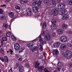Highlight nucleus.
<instances>
[{
  "label": "nucleus",
  "mask_w": 72,
  "mask_h": 72,
  "mask_svg": "<svg viewBox=\"0 0 72 72\" xmlns=\"http://www.w3.org/2000/svg\"><path fill=\"white\" fill-rule=\"evenodd\" d=\"M54 52H55V54L57 55V54H58V53H59V52L58 51V50H54Z\"/></svg>",
  "instance_id": "nucleus-35"
},
{
  "label": "nucleus",
  "mask_w": 72,
  "mask_h": 72,
  "mask_svg": "<svg viewBox=\"0 0 72 72\" xmlns=\"http://www.w3.org/2000/svg\"><path fill=\"white\" fill-rule=\"evenodd\" d=\"M25 67H27V68H28L30 67V65H29V64L28 63L26 64Z\"/></svg>",
  "instance_id": "nucleus-44"
},
{
  "label": "nucleus",
  "mask_w": 72,
  "mask_h": 72,
  "mask_svg": "<svg viewBox=\"0 0 72 72\" xmlns=\"http://www.w3.org/2000/svg\"><path fill=\"white\" fill-rule=\"evenodd\" d=\"M39 9V8L37 7H34L32 8V10L34 13H37V10Z\"/></svg>",
  "instance_id": "nucleus-9"
},
{
  "label": "nucleus",
  "mask_w": 72,
  "mask_h": 72,
  "mask_svg": "<svg viewBox=\"0 0 72 72\" xmlns=\"http://www.w3.org/2000/svg\"><path fill=\"white\" fill-rule=\"evenodd\" d=\"M15 8L16 9H18V10H20L21 9V7L18 5H16L15 6Z\"/></svg>",
  "instance_id": "nucleus-30"
},
{
  "label": "nucleus",
  "mask_w": 72,
  "mask_h": 72,
  "mask_svg": "<svg viewBox=\"0 0 72 72\" xmlns=\"http://www.w3.org/2000/svg\"><path fill=\"white\" fill-rule=\"evenodd\" d=\"M27 46L29 48H31L33 46V43H28L27 44Z\"/></svg>",
  "instance_id": "nucleus-18"
},
{
  "label": "nucleus",
  "mask_w": 72,
  "mask_h": 72,
  "mask_svg": "<svg viewBox=\"0 0 72 72\" xmlns=\"http://www.w3.org/2000/svg\"><path fill=\"white\" fill-rule=\"evenodd\" d=\"M39 38V41L40 42V44H44V41L42 39V38H41V35H39V36L37 38V39Z\"/></svg>",
  "instance_id": "nucleus-13"
},
{
  "label": "nucleus",
  "mask_w": 72,
  "mask_h": 72,
  "mask_svg": "<svg viewBox=\"0 0 72 72\" xmlns=\"http://www.w3.org/2000/svg\"><path fill=\"white\" fill-rule=\"evenodd\" d=\"M44 39L45 40H49L51 39V36L49 34H47L46 35L44 36Z\"/></svg>",
  "instance_id": "nucleus-6"
},
{
  "label": "nucleus",
  "mask_w": 72,
  "mask_h": 72,
  "mask_svg": "<svg viewBox=\"0 0 72 72\" xmlns=\"http://www.w3.org/2000/svg\"><path fill=\"white\" fill-rule=\"evenodd\" d=\"M14 48L16 51H17L20 48V46L18 43H15L14 45Z\"/></svg>",
  "instance_id": "nucleus-4"
},
{
  "label": "nucleus",
  "mask_w": 72,
  "mask_h": 72,
  "mask_svg": "<svg viewBox=\"0 0 72 72\" xmlns=\"http://www.w3.org/2000/svg\"><path fill=\"white\" fill-rule=\"evenodd\" d=\"M57 27V26L56 24L53 25H51V28L52 30H55V29Z\"/></svg>",
  "instance_id": "nucleus-17"
},
{
  "label": "nucleus",
  "mask_w": 72,
  "mask_h": 72,
  "mask_svg": "<svg viewBox=\"0 0 72 72\" xmlns=\"http://www.w3.org/2000/svg\"><path fill=\"white\" fill-rule=\"evenodd\" d=\"M26 13L28 15L30 16L32 15V12L31 11V9L28 8L26 10Z\"/></svg>",
  "instance_id": "nucleus-8"
},
{
  "label": "nucleus",
  "mask_w": 72,
  "mask_h": 72,
  "mask_svg": "<svg viewBox=\"0 0 72 72\" xmlns=\"http://www.w3.org/2000/svg\"><path fill=\"white\" fill-rule=\"evenodd\" d=\"M0 18L2 19V20H3L5 19V15L4 14H0Z\"/></svg>",
  "instance_id": "nucleus-14"
},
{
  "label": "nucleus",
  "mask_w": 72,
  "mask_h": 72,
  "mask_svg": "<svg viewBox=\"0 0 72 72\" xmlns=\"http://www.w3.org/2000/svg\"><path fill=\"white\" fill-rule=\"evenodd\" d=\"M23 50H24V48H21L19 50V53H22V52H23Z\"/></svg>",
  "instance_id": "nucleus-31"
},
{
  "label": "nucleus",
  "mask_w": 72,
  "mask_h": 72,
  "mask_svg": "<svg viewBox=\"0 0 72 72\" xmlns=\"http://www.w3.org/2000/svg\"><path fill=\"white\" fill-rule=\"evenodd\" d=\"M9 16L10 18H11L14 17V13L13 12H10L9 14Z\"/></svg>",
  "instance_id": "nucleus-15"
},
{
  "label": "nucleus",
  "mask_w": 72,
  "mask_h": 72,
  "mask_svg": "<svg viewBox=\"0 0 72 72\" xmlns=\"http://www.w3.org/2000/svg\"><path fill=\"white\" fill-rule=\"evenodd\" d=\"M52 37H55L56 36V33L55 32H53L51 35Z\"/></svg>",
  "instance_id": "nucleus-28"
},
{
  "label": "nucleus",
  "mask_w": 72,
  "mask_h": 72,
  "mask_svg": "<svg viewBox=\"0 0 72 72\" xmlns=\"http://www.w3.org/2000/svg\"><path fill=\"white\" fill-rule=\"evenodd\" d=\"M32 4L33 5V6H36V5H37V3L33 1Z\"/></svg>",
  "instance_id": "nucleus-43"
},
{
  "label": "nucleus",
  "mask_w": 72,
  "mask_h": 72,
  "mask_svg": "<svg viewBox=\"0 0 72 72\" xmlns=\"http://www.w3.org/2000/svg\"><path fill=\"white\" fill-rule=\"evenodd\" d=\"M66 48V45L64 44H61L60 46V49L63 50H64Z\"/></svg>",
  "instance_id": "nucleus-10"
},
{
  "label": "nucleus",
  "mask_w": 72,
  "mask_h": 72,
  "mask_svg": "<svg viewBox=\"0 0 72 72\" xmlns=\"http://www.w3.org/2000/svg\"><path fill=\"white\" fill-rule=\"evenodd\" d=\"M59 45H60V43L59 42H57L56 43L53 44L54 48H57L58 46H59Z\"/></svg>",
  "instance_id": "nucleus-16"
},
{
  "label": "nucleus",
  "mask_w": 72,
  "mask_h": 72,
  "mask_svg": "<svg viewBox=\"0 0 72 72\" xmlns=\"http://www.w3.org/2000/svg\"><path fill=\"white\" fill-rule=\"evenodd\" d=\"M0 59L1 60V61L2 62H4V58L3 57H1L0 58Z\"/></svg>",
  "instance_id": "nucleus-39"
},
{
  "label": "nucleus",
  "mask_w": 72,
  "mask_h": 72,
  "mask_svg": "<svg viewBox=\"0 0 72 72\" xmlns=\"http://www.w3.org/2000/svg\"><path fill=\"white\" fill-rule=\"evenodd\" d=\"M19 70L20 72H23V71H24L23 66H20L19 67Z\"/></svg>",
  "instance_id": "nucleus-11"
},
{
  "label": "nucleus",
  "mask_w": 72,
  "mask_h": 72,
  "mask_svg": "<svg viewBox=\"0 0 72 72\" xmlns=\"http://www.w3.org/2000/svg\"><path fill=\"white\" fill-rule=\"evenodd\" d=\"M0 52L1 54H4V50L3 49H1L0 50Z\"/></svg>",
  "instance_id": "nucleus-41"
},
{
  "label": "nucleus",
  "mask_w": 72,
  "mask_h": 72,
  "mask_svg": "<svg viewBox=\"0 0 72 72\" xmlns=\"http://www.w3.org/2000/svg\"><path fill=\"white\" fill-rule=\"evenodd\" d=\"M68 26V25L65 24H63L62 25V28L64 29H67Z\"/></svg>",
  "instance_id": "nucleus-22"
},
{
  "label": "nucleus",
  "mask_w": 72,
  "mask_h": 72,
  "mask_svg": "<svg viewBox=\"0 0 72 72\" xmlns=\"http://www.w3.org/2000/svg\"><path fill=\"white\" fill-rule=\"evenodd\" d=\"M51 23L53 24H54L55 23H56L55 20L54 19L52 20L51 21Z\"/></svg>",
  "instance_id": "nucleus-37"
},
{
  "label": "nucleus",
  "mask_w": 72,
  "mask_h": 72,
  "mask_svg": "<svg viewBox=\"0 0 72 72\" xmlns=\"http://www.w3.org/2000/svg\"><path fill=\"white\" fill-rule=\"evenodd\" d=\"M35 67L36 68H39V65L40 64V63L38 61H35Z\"/></svg>",
  "instance_id": "nucleus-12"
},
{
  "label": "nucleus",
  "mask_w": 72,
  "mask_h": 72,
  "mask_svg": "<svg viewBox=\"0 0 72 72\" xmlns=\"http://www.w3.org/2000/svg\"><path fill=\"white\" fill-rule=\"evenodd\" d=\"M6 6V5L4 4L1 5V6H2V7H4V6Z\"/></svg>",
  "instance_id": "nucleus-62"
},
{
  "label": "nucleus",
  "mask_w": 72,
  "mask_h": 72,
  "mask_svg": "<svg viewBox=\"0 0 72 72\" xmlns=\"http://www.w3.org/2000/svg\"><path fill=\"white\" fill-rule=\"evenodd\" d=\"M69 11L70 12H72V7L71 8H70L69 10Z\"/></svg>",
  "instance_id": "nucleus-56"
},
{
  "label": "nucleus",
  "mask_w": 72,
  "mask_h": 72,
  "mask_svg": "<svg viewBox=\"0 0 72 72\" xmlns=\"http://www.w3.org/2000/svg\"><path fill=\"white\" fill-rule=\"evenodd\" d=\"M67 33H68L69 34H71V33H72V31H67Z\"/></svg>",
  "instance_id": "nucleus-49"
},
{
  "label": "nucleus",
  "mask_w": 72,
  "mask_h": 72,
  "mask_svg": "<svg viewBox=\"0 0 72 72\" xmlns=\"http://www.w3.org/2000/svg\"><path fill=\"white\" fill-rule=\"evenodd\" d=\"M0 33H1V34L3 33V31H2V30H0Z\"/></svg>",
  "instance_id": "nucleus-61"
},
{
  "label": "nucleus",
  "mask_w": 72,
  "mask_h": 72,
  "mask_svg": "<svg viewBox=\"0 0 72 72\" xmlns=\"http://www.w3.org/2000/svg\"><path fill=\"white\" fill-rule=\"evenodd\" d=\"M63 64H64L63 63L59 62L58 63L57 65L58 67H62Z\"/></svg>",
  "instance_id": "nucleus-24"
},
{
  "label": "nucleus",
  "mask_w": 72,
  "mask_h": 72,
  "mask_svg": "<svg viewBox=\"0 0 72 72\" xmlns=\"http://www.w3.org/2000/svg\"><path fill=\"white\" fill-rule=\"evenodd\" d=\"M40 70H43V69L44 68V66H41L39 67V68H38Z\"/></svg>",
  "instance_id": "nucleus-34"
},
{
  "label": "nucleus",
  "mask_w": 72,
  "mask_h": 72,
  "mask_svg": "<svg viewBox=\"0 0 72 72\" xmlns=\"http://www.w3.org/2000/svg\"><path fill=\"white\" fill-rule=\"evenodd\" d=\"M47 24H46V23L45 22L43 23L42 24V27L44 29H45L46 28V25Z\"/></svg>",
  "instance_id": "nucleus-20"
},
{
  "label": "nucleus",
  "mask_w": 72,
  "mask_h": 72,
  "mask_svg": "<svg viewBox=\"0 0 72 72\" xmlns=\"http://www.w3.org/2000/svg\"><path fill=\"white\" fill-rule=\"evenodd\" d=\"M38 50V47L37 46L33 47L32 48H31L30 49V50L32 52H35V51H37Z\"/></svg>",
  "instance_id": "nucleus-7"
},
{
  "label": "nucleus",
  "mask_w": 72,
  "mask_h": 72,
  "mask_svg": "<svg viewBox=\"0 0 72 72\" xmlns=\"http://www.w3.org/2000/svg\"><path fill=\"white\" fill-rule=\"evenodd\" d=\"M8 25L7 24H4L3 25V27H4V28H6L7 27H8Z\"/></svg>",
  "instance_id": "nucleus-36"
},
{
  "label": "nucleus",
  "mask_w": 72,
  "mask_h": 72,
  "mask_svg": "<svg viewBox=\"0 0 72 72\" xmlns=\"http://www.w3.org/2000/svg\"><path fill=\"white\" fill-rule=\"evenodd\" d=\"M39 48L40 49V50L42 51L43 50V48H42V45H40L39 46Z\"/></svg>",
  "instance_id": "nucleus-32"
},
{
  "label": "nucleus",
  "mask_w": 72,
  "mask_h": 72,
  "mask_svg": "<svg viewBox=\"0 0 72 72\" xmlns=\"http://www.w3.org/2000/svg\"><path fill=\"white\" fill-rule=\"evenodd\" d=\"M6 1L8 3H9L10 1H11V0H7Z\"/></svg>",
  "instance_id": "nucleus-63"
},
{
  "label": "nucleus",
  "mask_w": 72,
  "mask_h": 72,
  "mask_svg": "<svg viewBox=\"0 0 72 72\" xmlns=\"http://www.w3.org/2000/svg\"><path fill=\"white\" fill-rule=\"evenodd\" d=\"M63 56L66 58H69L72 56V52L68 51L63 53Z\"/></svg>",
  "instance_id": "nucleus-2"
},
{
  "label": "nucleus",
  "mask_w": 72,
  "mask_h": 72,
  "mask_svg": "<svg viewBox=\"0 0 72 72\" xmlns=\"http://www.w3.org/2000/svg\"><path fill=\"white\" fill-rule=\"evenodd\" d=\"M50 0H44V4H46L48 3V1H49Z\"/></svg>",
  "instance_id": "nucleus-38"
},
{
  "label": "nucleus",
  "mask_w": 72,
  "mask_h": 72,
  "mask_svg": "<svg viewBox=\"0 0 72 72\" xmlns=\"http://www.w3.org/2000/svg\"><path fill=\"white\" fill-rule=\"evenodd\" d=\"M11 37L12 41H15V40H16L15 37L13 35H11Z\"/></svg>",
  "instance_id": "nucleus-27"
},
{
  "label": "nucleus",
  "mask_w": 72,
  "mask_h": 72,
  "mask_svg": "<svg viewBox=\"0 0 72 72\" xmlns=\"http://www.w3.org/2000/svg\"><path fill=\"white\" fill-rule=\"evenodd\" d=\"M64 71H65V69L64 68H62V72H64Z\"/></svg>",
  "instance_id": "nucleus-55"
},
{
  "label": "nucleus",
  "mask_w": 72,
  "mask_h": 72,
  "mask_svg": "<svg viewBox=\"0 0 72 72\" xmlns=\"http://www.w3.org/2000/svg\"><path fill=\"white\" fill-rule=\"evenodd\" d=\"M34 0L33 1L37 4V0Z\"/></svg>",
  "instance_id": "nucleus-57"
},
{
  "label": "nucleus",
  "mask_w": 72,
  "mask_h": 72,
  "mask_svg": "<svg viewBox=\"0 0 72 72\" xmlns=\"http://www.w3.org/2000/svg\"><path fill=\"white\" fill-rule=\"evenodd\" d=\"M68 67L69 68H72V64L70 63L69 64Z\"/></svg>",
  "instance_id": "nucleus-45"
},
{
  "label": "nucleus",
  "mask_w": 72,
  "mask_h": 72,
  "mask_svg": "<svg viewBox=\"0 0 72 72\" xmlns=\"http://www.w3.org/2000/svg\"><path fill=\"white\" fill-rule=\"evenodd\" d=\"M57 7L58 9H61L60 11V14L62 15V19L63 20H67L69 18L68 15L67 14H64L67 12V10L64 9L66 8V5L63 3H60L58 4Z\"/></svg>",
  "instance_id": "nucleus-1"
},
{
  "label": "nucleus",
  "mask_w": 72,
  "mask_h": 72,
  "mask_svg": "<svg viewBox=\"0 0 72 72\" xmlns=\"http://www.w3.org/2000/svg\"><path fill=\"white\" fill-rule=\"evenodd\" d=\"M12 32H8V33H6L7 37H10L11 36V34Z\"/></svg>",
  "instance_id": "nucleus-26"
},
{
  "label": "nucleus",
  "mask_w": 72,
  "mask_h": 72,
  "mask_svg": "<svg viewBox=\"0 0 72 72\" xmlns=\"http://www.w3.org/2000/svg\"><path fill=\"white\" fill-rule=\"evenodd\" d=\"M67 2L69 5H72V0H67Z\"/></svg>",
  "instance_id": "nucleus-21"
},
{
  "label": "nucleus",
  "mask_w": 72,
  "mask_h": 72,
  "mask_svg": "<svg viewBox=\"0 0 72 72\" xmlns=\"http://www.w3.org/2000/svg\"><path fill=\"white\" fill-rule=\"evenodd\" d=\"M8 72H13V71L12 68H11L8 71Z\"/></svg>",
  "instance_id": "nucleus-50"
},
{
  "label": "nucleus",
  "mask_w": 72,
  "mask_h": 72,
  "mask_svg": "<svg viewBox=\"0 0 72 72\" xmlns=\"http://www.w3.org/2000/svg\"><path fill=\"white\" fill-rule=\"evenodd\" d=\"M58 32L59 34L61 35V34H62V33H63V30L62 29H59L58 30Z\"/></svg>",
  "instance_id": "nucleus-19"
},
{
  "label": "nucleus",
  "mask_w": 72,
  "mask_h": 72,
  "mask_svg": "<svg viewBox=\"0 0 72 72\" xmlns=\"http://www.w3.org/2000/svg\"><path fill=\"white\" fill-rule=\"evenodd\" d=\"M9 51L11 52L10 54H11V55H13V51L12 50L10 49L9 50Z\"/></svg>",
  "instance_id": "nucleus-46"
},
{
  "label": "nucleus",
  "mask_w": 72,
  "mask_h": 72,
  "mask_svg": "<svg viewBox=\"0 0 72 72\" xmlns=\"http://www.w3.org/2000/svg\"><path fill=\"white\" fill-rule=\"evenodd\" d=\"M18 60H22V56L20 57V58H19Z\"/></svg>",
  "instance_id": "nucleus-51"
},
{
  "label": "nucleus",
  "mask_w": 72,
  "mask_h": 72,
  "mask_svg": "<svg viewBox=\"0 0 72 72\" xmlns=\"http://www.w3.org/2000/svg\"><path fill=\"white\" fill-rule=\"evenodd\" d=\"M19 66V64L18 63H17L16 64V67H18Z\"/></svg>",
  "instance_id": "nucleus-58"
},
{
  "label": "nucleus",
  "mask_w": 72,
  "mask_h": 72,
  "mask_svg": "<svg viewBox=\"0 0 72 72\" xmlns=\"http://www.w3.org/2000/svg\"><path fill=\"white\" fill-rule=\"evenodd\" d=\"M1 46H3L4 45V42L2 41H1Z\"/></svg>",
  "instance_id": "nucleus-54"
},
{
  "label": "nucleus",
  "mask_w": 72,
  "mask_h": 72,
  "mask_svg": "<svg viewBox=\"0 0 72 72\" xmlns=\"http://www.w3.org/2000/svg\"><path fill=\"white\" fill-rule=\"evenodd\" d=\"M51 2L52 3V4H53V5H55V0H52Z\"/></svg>",
  "instance_id": "nucleus-40"
},
{
  "label": "nucleus",
  "mask_w": 72,
  "mask_h": 72,
  "mask_svg": "<svg viewBox=\"0 0 72 72\" xmlns=\"http://www.w3.org/2000/svg\"><path fill=\"white\" fill-rule=\"evenodd\" d=\"M36 39H35L33 40V41H32V42H36Z\"/></svg>",
  "instance_id": "nucleus-59"
},
{
  "label": "nucleus",
  "mask_w": 72,
  "mask_h": 72,
  "mask_svg": "<svg viewBox=\"0 0 72 72\" xmlns=\"http://www.w3.org/2000/svg\"><path fill=\"white\" fill-rule=\"evenodd\" d=\"M56 69L57 71H60V69H61V68H60L58 67H57Z\"/></svg>",
  "instance_id": "nucleus-48"
},
{
  "label": "nucleus",
  "mask_w": 72,
  "mask_h": 72,
  "mask_svg": "<svg viewBox=\"0 0 72 72\" xmlns=\"http://www.w3.org/2000/svg\"><path fill=\"white\" fill-rule=\"evenodd\" d=\"M41 1H39L38 2V3L37 4V6H41Z\"/></svg>",
  "instance_id": "nucleus-33"
},
{
  "label": "nucleus",
  "mask_w": 72,
  "mask_h": 72,
  "mask_svg": "<svg viewBox=\"0 0 72 72\" xmlns=\"http://www.w3.org/2000/svg\"><path fill=\"white\" fill-rule=\"evenodd\" d=\"M24 3V4H26V3H27V0H23Z\"/></svg>",
  "instance_id": "nucleus-52"
},
{
  "label": "nucleus",
  "mask_w": 72,
  "mask_h": 72,
  "mask_svg": "<svg viewBox=\"0 0 72 72\" xmlns=\"http://www.w3.org/2000/svg\"><path fill=\"white\" fill-rule=\"evenodd\" d=\"M57 3H59L60 2H61V0H57Z\"/></svg>",
  "instance_id": "nucleus-53"
},
{
  "label": "nucleus",
  "mask_w": 72,
  "mask_h": 72,
  "mask_svg": "<svg viewBox=\"0 0 72 72\" xmlns=\"http://www.w3.org/2000/svg\"><path fill=\"white\" fill-rule=\"evenodd\" d=\"M2 40L3 42H4V41H7V40H8V38L5 37H3Z\"/></svg>",
  "instance_id": "nucleus-23"
},
{
  "label": "nucleus",
  "mask_w": 72,
  "mask_h": 72,
  "mask_svg": "<svg viewBox=\"0 0 72 72\" xmlns=\"http://www.w3.org/2000/svg\"><path fill=\"white\" fill-rule=\"evenodd\" d=\"M42 34L43 35H45V32L44 31H43Z\"/></svg>",
  "instance_id": "nucleus-60"
},
{
  "label": "nucleus",
  "mask_w": 72,
  "mask_h": 72,
  "mask_svg": "<svg viewBox=\"0 0 72 72\" xmlns=\"http://www.w3.org/2000/svg\"><path fill=\"white\" fill-rule=\"evenodd\" d=\"M4 59L5 62H6V63H8L9 62V60H8V58L6 56H5L4 57Z\"/></svg>",
  "instance_id": "nucleus-25"
},
{
  "label": "nucleus",
  "mask_w": 72,
  "mask_h": 72,
  "mask_svg": "<svg viewBox=\"0 0 72 72\" xmlns=\"http://www.w3.org/2000/svg\"><path fill=\"white\" fill-rule=\"evenodd\" d=\"M20 3L21 4H24V1L23 0H21L20 1Z\"/></svg>",
  "instance_id": "nucleus-47"
},
{
  "label": "nucleus",
  "mask_w": 72,
  "mask_h": 72,
  "mask_svg": "<svg viewBox=\"0 0 72 72\" xmlns=\"http://www.w3.org/2000/svg\"><path fill=\"white\" fill-rule=\"evenodd\" d=\"M58 13H59V12L58 10L56 9H54L52 11V13L53 15H57L58 14Z\"/></svg>",
  "instance_id": "nucleus-5"
},
{
  "label": "nucleus",
  "mask_w": 72,
  "mask_h": 72,
  "mask_svg": "<svg viewBox=\"0 0 72 72\" xmlns=\"http://www.w3.org/2000/svg\"><path fill=\"white\" fill-rule=\"evenodd\" d=\"M54 72H57V71L55 70L54 71Z\"/></svg>",
  "instance_id": "nucleus-64"
},
{
  "label": "nucleus",
  "mask_w": 72,
  "mask_h": 72,
  "mask_svg": "<svg viewBox=\"0 0 72 72\" xmlns=\"http://www.w3.org/2000/svg\"><path fill=\"white\" fill-rule=\"evenodd\" d=\"M60 40L62 42H65L67 40V37L66 36H62L61 37Z\"/></svg>",
  "instance_id": "nucleus-3"
},
{
  "label": "nucleus",
  "mask_w": 72,
  "mask_h": 72,
  "mask_svg": "<svg viewBox=\"0 0 72 72\" xmlns=\"http://www.w3.org/2000/svg\"><path fill=\"white\" fill-rule=\"evenodd\" d=\"M67 45L68 46L69 48H71V47H72V44L69 43H68Z\"/></svg>",
  "instance_id": "nucleus-29"
},
{
  "label": "nucleus",
  "mask_w": 72,
  "mask_h": 72,
  "mask_svg": "<svg viewBox=\"0 0 72 72\" xmlns=\"http://www.w3.org/2000/svg\"><path fill=\"white\" fill-rule=\"evenodd\" d=\"M3 12L4 11H3V9H0V14H3Z\"/></svg>",
  "instance_id": "nucleus-42"
}]
</instances>
